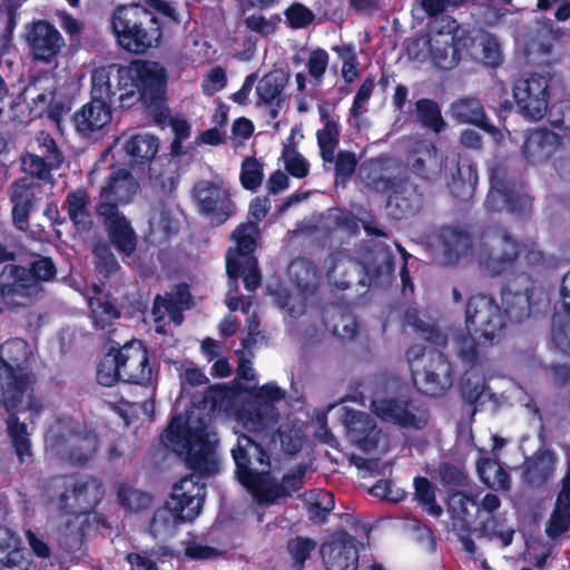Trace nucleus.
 Returning <instances> with one entry per match:
<instances>
[{
  "mask_svg": "<svg viewBox=\"0 0 570 570\" xmlns=\"http://www.w3.org/2000/svg\"><path fill=\"white\" fill-rule=\"evenodd\" d=\"M476 500L474 495L463 491H453L449 495L448 509L451 515L453 530L466 532L478 515L475 511Z\"/></svg>",
  "mask_w": 570,
  "mask_h": 570,
  "instance_id": "39",
  "label": "nucleus"
},
{
  "mask_svg": "<svg viewBox=\"0 0 570 570\" xmlns=\"http://www.w3.org/2000/svg\"><path fill=\"white\" fill-rule=\"evenodd\" d=\"M26 40L32 57L45 62L56 57L65 46L60 32L45 20L36 21L28 28Z\"/></svg>",
  "mask_w": 570,
  "mask_h": 570,
  "instance_id": "26",
  "label": "nucleus"
},
{
  "mask_svg": "<svg viewBox=\"0 0 570 570\" xmlns=\"http://www.w3.org/2000/svg\"><path fill=\"white\" fill-rule=\"evenodd\" d=\"M417 120L425 128L440 132L445 127L439 105L431 99H420L415 104Z\"/></svg>",
  "mask_w": 570,
  "mask_h": 570,
  "instance_id": "52",
  "label": "nucleus"
},
{
  "mask_svg": "<svg viewBox=\"0 0 570 570\" xmlns=\"http://www.w3.org/2000/svg\"><path fill=\"white\" fill-rule=\"evenodd\" d=\"M6 424L14 452L20 463L23 464L32 456L30 433L27 430V424L19 421L17 413H10Z\"/></svg>",
  "mask_w": 570,
  "mask_h": 570,
  "instance_id": "45",
  "label": "nucleus"
},
{
  "mask_svg": "<svg viewBox=\"0 0 570 570\" xmlns=\"http://www.w3.org/2000/svg\"><path fill=\"white\" fill-rule=\"evenodd\" d=\"M478 179V170L474 165H458L456 171L449 184L450 191L454 197L466 200L472 197Z\"/></svg>",
  "mask_w": 570,
  "mask_h": 570,
  "instance_id": "46",
  "label": "nucleus"
},
{
  "mask_svg": "<svg viewBox=\"0 0 570 570\" xmlns=\"http://www.w3.org/2000/svg\"><path fill=\"white\" fill-rule=\"evenodd\" d=\"M89 306L94 325L98 330L105 331L109 328L114 321L120 316L119 311L102 297L91 298Z\"/></svg>",
  "mask_w": 570,
  "mask_h": 570,
  "instance_id": "53",
  "label": "nucleus"
},
{
  "mask_svg": "<svg viewBox=\"0 0 570 570\" xmlns=\"http://www.w3.org/2000/svg\"><path fill=\"white\" fill-rule=\"evenodd\" d=\"M520 255L519 244L503 228L485 229L475 246L474 259L489 276H498L510 268Z\"/></svg>",
  "mask_w": 570,
  "mask_h": 570,
  "instance_id": "7",
  "label": "nucleus"
},
{
  "mask_svg": "<svg viewBox=\"0 0 570 570\" xmlns=\"http://www.w3.org/2000/svg\"><path fill=\"white\" fill-rule=\"evenodd\" d=\"M554 466V455L548 451L541 452L528 463L524 480L533 487L542 485L552 476Z\"/></svg>",
  "mask_w": 570,
  "mask_h": 570,
  "instance_id": "48",
  "label": "nucleus"
},
{
  "mask_svg": "<svg viewBox=\"0 0 570 570\" xmlns=\"http://www.w3.org/2000/svg\"><path fill=\"white\" fill-rule=\"evenodd\" d=\"M116 351H110L100 361L97 370V381L102 386H112L121 381L120 367L118 366Z\"/></svg>",
  "mask_w": 570,
  "mask_h": 570,
  "instance_id": "57",
  "label": "nucleus"
},
{
  "mask_svg": "<svg viewBox=\"0 0 570 570\" xmlns=\"http://www.w3.org/2000/svg\"><path fill=\"white\" fill-rule=\"evenodd\" d=\"M282 158L286 170L294 177L303 178L308 175L309 164L295 147L285 146Z\"/></svg>",
  "mask_w": 570,
  "mask_h": 570,
  "instance_id": "64",
  "label": "nucleus"
},
{
  "mask_svg": "<svg viewBox=\"0 0 570 570\" xmlns=\"http://www.w3.org/2000/svg\"><path fill=\"white\" fill-rule=\"evenodd\" d=\"M32 352L29 344L22 338H12L0 346V361L3 364V372L27 373Z\"/></svg>",
  "mask_w": 570,
  "mask_h": 570,
  "instance_id": "41",
  "label": "nucleus"
},
{
  "mask_svg": "<svg viewBox=\"0 0 570 570\" xmlns=\"http://www.w3.org/2000/svg\"><path fill=\"white\" fill-rule=\"evenodd\" d=\"M163 442L174 452L185 454L188 468L195 472L174 484L167 501L180 518L193 521L200 514L206 495L200 478L218 472L216 434L203 422L200 426H185L181 419L174 417L163 434Z\"/></svg>",
  "mask_w": 570,
  "mask_h": 570,
  "instance_id": "1",
  "label": "nucleus"
},
{
  "mask_svg": "<svg viewBox=\"0 0 570 570\" xmlns=\"http://www.w3.org/2000/svg\"><path fill=\"white\" fill-rule=\"evenodd\" d=\"M318 114L323 122V128L316 132L320 155L324 161V167L334 161V153L338 146L340 126L337 120L330 115V110L324 105L318 106Z\"/></svg>",
  "mask_w": 570,
  "mask_h": 570,
  "instance_id": "40",
  "label": "nucleus"
},
{
  "mask_svg": "<svg viewBox=\"0 0 570 570\" xmlns=\"http://www.w3.org/2000/svg\"><path fill=\"white\" fill-rule=\"evenodd\" d=\"M552 341L562 352L570 354V312L557 311L552 318Z\"/></svg>",
  "mask_w": 570,
  "mask_h": 570,
  "instance_id": "56",
  "label": "nucleus"
},
{
  "mask_svg": "<svg viewBox=\"0 0 570 570\" xmlns=\"http://www.w3.org/2000/svg\"><path fill=\"white\" fill-rule=\"evenodd\" d=\"M56 82L50 76L33 78L24 87L21 98L29 106L35 117L47 114L52 120H58L63 111L61 104L55 102Z\"/></svg>",
  "mask_w": 570,
  "mask_h": 570,
  "instance_id": "20",
  "label": "nucleus"
},
{
  "mask_svg": "<svg viewBox=\"0 0 570 570\" xmlns=\"http://www.w3.org/2000/svg\"><path fill=\"white\" fill-rule=\"evenodd\" d=\"M478 48H481V60L484 65L498 67L501 63V48L492 35L478 31Z\"/></svg>",
  "mask_w": 570,
  "mask_h": 570,
  "instance_id": "59",
  "label": "nucleus"
},
{
  "mask_svg": "<svg viewBox=\"0 0 570 570\" xmlns=\"http://www.w3.org/2000/svg\"><path fill=\"white\" fill-rule=\"evenodd\" d=\"M47 446L73 465L87 464L96 454L99 441L95 433H69L65 435L61 426L53 425L46 435Z\"/></svg>",
  "mask_w": 570,
  "mask_h": 570,
  "instance_id": "13",
  "label": "nucleus"
},
{
  "mask_svg": "<svg viewBox=\"0 0 570 570\" xmlns=\"http://www.w3.org/2000/svg\"><path fill=\"white\" fill-rule=\"evenodd\" d=\"M94 256L96 271L99 275L110 277L120 269V265L108 245L98 244L94 249Z\"/></svg>",
  "mask_w": 570,
  "mask_h": 570,
  "instance_id": "61",
  "label": "nucleus"
},
{
  "mask_svg": "<svg viewBox=\"0 0 570 570\" xmlns=\"http://www.w3.org/2000/svg\"><path fill=\"white\" fill-rule=\"evenodd\" d=\"M263 164L256 158L247 157L242 163L240 183L242 186L255 191L263 181Z\"/></svg>",
  "mask_w": 570,
  "mask_h": 570,
  "instance_id": "60",
  "label": "nucleus"
},
{
  "mask_svg": "<svg viewBox=\"0 0 570 570\" xmlns=\"http://www.w3.org/2000/svg\"><path fill=\"white\" fill-rule=\"evenodd\" d=\"M121 381L132 384L151 382L154 368L149 363L148 352L140 341H131L116 351Z\"/></svg>",
  "mask_w": 570,
  "mask_h": 570,
  "instance_id": "19",
  "label": "nucleus"
},
{
  "mask_svg": "<svg viewBox=\"0 0 570 570\" xmlns=\"http://www.w3.org/2000/svg\"><path fill=\"white\" fill-rule=\"evenodd\" d=\"M194 197L199 210L210 216L217 225L227 220L235 212L229 190L220 183L202 180L194 187Z\"/></svg>",
  "mask_w": 570,
  "mask_h": 570,
  "instance_id": "18",
  "label": "nucleus"
},
{
  "mask_svg": "<svg viewBox=\"0 0 570 570\" xmlns=\"http://www.w3.org/2000/svg\"><path fill=\"white\" fill-rule=\"evenodd\" d=\"M259 233L257 223L247 222L240 224L232 234L236 243L235 248H229L226 256V269L228 276L236 281L240 271V262L246 258H255L253 253L256 247V237Z\"/></svg>",
  "mask_w": 570,
  "mask_h": 570,
  "instance_id": "28",
  "label": "nucleus"
},
{
  "mask_svg": "<svg viewBox=\"0 0 570 570\" xmlns=\"http://www.w3.org/2000/svg\"><path fill=\"white\" fill-rule=\"evenodd\" d=\"M102 219L111 244L118 252L130 256L136 250L137 238L130 223L120 212H112L111 207L105 206L101 213H97Z\"/></svg>",
  "mask_w": 570,
  "mask_h": 570,
  "instance_id": "31",
  "label": "nucleus"
},
{
  "mask_svg": "<svg viewBox=\"0 0 570 570\" xmlns=\"http://www.w3.org/2000/svg\"><path fill=\"white\" fill-rule=\"evenodd\" d=\"M405 165L407 169L425 181H433L442 174V159L438 148L429 140H416L409 149Z\"/></svg>",
  "mask_w": 570,
  "mask_h": 570,
  "instance_id": "27",
  "label": "nucleus"
},
{
  "mask_svg": "<svg viewBox=\"0 0 570 570\" xmlns=\"http://www.w3.org/2000/svg\"><path fill=\"white\" fill-rule=\"evenodd\" d=\"M187 521L188 520L180 518L178 512L170 509L169 504L166 502L164 508L155 512L150 523V532L156 538L171 535L180 523Z\"/></svg>",
  "mask_w": 570,
  "mask_h": 570,
  "instance_id": "50",
  "label": "nucleus"
},
{
  "mask_svg": "<svg viewBox=\"0 0 570 570\" xmlns=\"http://www.w3.org/2000/svg\"><path fill=\"white\" fill-rule=\"evenodd\" d=\"M335 180L336 183L347 181L355 173L357 166V158L355 153L347 150H340L337 155H334Z\"/></svg>",
  "mask_w": 570,
  "mask_h": 570,
  "instance_id": "63",
  "label": "nucleus"
},
{
  "mask_svg": "<svg viewBox=\"0 0 570 570\" xmlns=\"http://www.w3.org/2000/svg\"><path fill=\"white\" fill-rule=\"evenodd\" d=\"M415 499L424 507L426 512L435 518L443 514V509L435 501V488L434 485L423 476H416L414 479Z\"/></svg>",
  "mask_w": 570,
  "mask_h": 570,
  "instance_id": "54",
  "label": "nucleus"
},
{
  "mask_svg": "<svg viewBox=\"0 0 570 570\" xmlns=\"http://www.w3.org/2000/svg\"><path fill=\"white\" fill-rule=\"evenodd\" d=\"M77 131L83 137L99 131L111 121V106L92 99L73 117Z\"/></svg>",
  "mask_w": 570,
  "mask_h": 570,
  "instance_id": "33",
  "label": "nucleus"
},
{
  "mask_svg": "<svg viewBox=\"0 0 570 570\" xmlns=\"http://www.w3.org/2000/svg\"><path fill=\"white\" fill-rule=\"evenodd\" d=\"M393 259L390 249L384 245H376L374 250V258L360 265L343 252H337L327 257L324 262V269L326 277L331 285L338 289H345L351 284V278L356 272L363 269L366 273L390 272L392 269Z\"/></svg>",
  "mask_w": 570,
  "mask_h": 570,
  "instance_id": "8",
  "label": "nucleus"
},
{
  "mask_svg": "<svg viewBox=\"0 0 570 570\" xmlns=\"http://www.w3.org/2000/svg\"><path fill=\"white\" fill-rule=\"evenodd\" d=\"M389 196V214L396 218H405L416 214L424 204V191L410 180L395 181Z\"/></svg>",
  "mask_w": 570,
  "mask_h": 570,
  "instance_id": "29",
  "label": "nucleus"
},
{
  "mask_svg": "<svg viewBox=\"0 0 570 570\" xmlns=\"http://www.w3.org/2000/svg\"><path fill=\"white\" fill-rule=\"evenodd\" d=\"M51 488L59 491L50 497L52 511L47 519L46 534L66 553L81 550L89 512L104 497V487L95 476L81 479L58 478Z\"/></svg>",
  "mask_w": 570,
  "mask_h": 570,
  "instance_id": "2",
  "label": "nucleus"
},
{
  "mask_svg": "<svg viewBox=\"0 0 570 570\" xmlns=\"http://www.w3.org/2000/svg\"><path fill=\"white\" fill-rule=\"evenodd\" d=\"M111 29L118 45L132 53H145L161 39V22L145 7L119 6L111 16Z\"/></svg>",
  "mask_w": 570,
  "mask_h": 570,
  "instance_id": "6",
  "label": "nucleus"
},
{
  "mask_svg": "<svg viewBox=\"0 0 570 570\" xmlns=\"http://www.w3.org/2000/svg\"><path fill=\"white\" fill-rule=\"evenodd\" d=\"M189 302L190 295L185 287H179L175 294L157 295L153 307L155 322H161L167 316L175 325H180L183 311L189 307Z\"/></svg>",
  "mask_w": 570,
  "mask_h": 570,
  "instance_id": "36",
  "label": "nucleus"
},
{
  "mask_svg": "<svg viewBox=\"0 0 570 570\" xmlns=\"http://www.w3.org/2000/svg\"><path fill=\"white\" fill-rule=\"evenodd\" d=\"M342 423L348 440L364 452L387 451V438L376 428L370 414L343 407Z\"/></svg>",
  "mask_w": 570,
  "mask_h": 570,
  "instance_id": "16",
  "label": "nucleus"
},
{
  "mask_svg": "<svg viewBox=\"0 0 570 570\" xmlns=\"http://www.w3.org/2000/svg\"><path fill=\"white\" fill-rule=\"evenodd\" d=\"M284 396L285 392L276 384H265L258 390L255 402L242 411L239 419L248 432L256 433L262 439L274 441L277 435L283 451L294 454L302 446L301 430L288 424H282L276 432L274 430L279 416L275 404Z\"/></svg>",
  "mask_w": 570,
  "mask_h": 570,
  "instance_id": "4",
  "label": "nucleus"
},
{
  "mask_svg": "<svg viewBox=\"0 0 570 570\" xmlns=\"http://www.w3.org/2000/svg\"><path fill=\"white\" fill-rule=\"evenodd\" d=\"M164 92V70L154 62L111 63L91 73L90 97L111 107L118 104L119 108H130L139 100L157 105Z\"/></svg>",
  "mask_w": 570,
  "mask_h": 570,
  "instance_id": "3",
  "label": "nucleus"
},
{
  "mask_svg": "<svg viewBox=\"0 0 570 570\" xmlns=\"http://www.w3.org/2000/svg\"><path fill=\"white\" fill-rule=\"evenodd\" d=\"M435 258L441 265L455 266L474 258L475 246L471 233L462 226H442L432 243Z\"/></svg>",
  "mask_w": 570,
  "mask_h": 570,
  "instance_id": "11",
  "label": "nucleus"
},
{
  "mask_svg": "<svg viewBox=\"0 0 570 570\" xmlns=\"http://www.w3.org/2000/svg\"><path fill=\"white\" fill-rule=\"evenodd\" d=\"M491 187L485 200L489 210H501L508 208L510 212L528 205V199L517 189V184L508 178L507 173L502 168H492L490 175Z\"/></svg>",
  "mask_w": 570,
  "mask_h": 570,
  "instance_id": "24",
  "label": "nucleus"
},
{
  "mask_svg": "<svg viewBox=\"0 0 570 570\" xmlns=\"http://www.w3.org/2000/svg\"><path fill=\"white\" fill-rule=\"evenodd\" d=\"M567 30L546 23L539 27L527 45V55L533 59H543L551 55L553 43L567 36Z\"/></svg>",
  "mask_w": 570,
  "mask_h": 570,
  "instance_id": "43",
  "label": "nucleus"
},
{
  "mask_svg": "<svg viewBox=\"0 0 570 570\" xmlns=\"http://www.w3.org/2000/svg\"><path fill=\"white\" fill-rule=\"evenodd\" d=\"M360 175L366 187L375 191H389L395 183L385 175L382 164L377 160L363 165Z\"/></svg>",
  "mask_w": 570,
  "mask_h": 570,
  "instance_id": "51",
  "label": "nucleus"
},
{
  "mask_svg": "<svg viewBox=\"0 0 570 570\" xmlns=\"http://www.w3.org/2000/svg\"><path fill=\"white\" fill-rule=\"evenodd\" d=\"M478 473L482 482L490 489L508 491L511 488L510 476L498 461L481 460L478 463Z\"/></svg>",
  "mask_w": 570,
  "mask_h": 570,
  "instance_id": "49",
  "label": "nucleus"
},
{
  "mask_svg": "<svg viewBox=\"0 0 570 570\" xmlns=\"http://www.w3.org/2000/svg\"><path fill=\"white\" fill-rule=\"evenodd\" d=\"M288 275L302 296L307 297L316 292L318 286L316 268L307 259L293 261L288 267Z\"/></svg>",
  "mask_w": 570,
  "mask_h": 570,
  "instance_id": "44",
  "label": "nucleus"
},
{
  "mask_svg": "<svg viewBox=\"0 0 570 570\" xmlns=\"http://www.w3.org/2000/svg\"><path fill=\"white\" fill-rule=\"evenodd\" d=\"M56 274V266L48 257L37 258L29 268L6 265L0 273V297L12 308L29 306L41 296V282L53 279Z\"/></svg>",
  "mask_w": 570,
  "mask_h": 570,
  "instance_id": "5",
  "label": "nucleus"
},
{
  "mask_svg": "<svg viewBox=\"0 0 570 570\" xmlns=\"http://www.w3.org/2000/svg\"><path fill=\"white\" fill-rule=\"evenodd\" d=\"M63 207L77 230L88 232L92 227L90 197L86 189L78 188L69 191Z\"/></svg>",
  "mask_w": 570,
  "mask_h": 570,
  "instance_id": "42",
  "label": "nucleus"
},
{
  "mask_svg": "<svg viewBox=\"0 0 570 570\" xmlns=\"http://www.w3.org/2000/svg\"><path fill=\"white\" fill-rule=\"evenodd\" d=\"M237 470L236 474L240 482H248L255 475L253 465L257 463L262 469L269 468V456L262 444L247 435H240L237 446L232 451Z\"/></svg>",
  "mask_w": 570,
  "mask_h": 570,
  "instance_id": "30",
  "label": "nucleus"
},
{
  "mask_svg": "<svg viewBox=\"0 0 570 570\" xmlns=\"http://www.w3.org/2000/svg\"><path fill=\"white\" fill-rule=\"evenodd\" d=\"M332 322V333L341 338H353L357 331L355 317L351 313H343L334 309L330 315Z\"/></svg>",
  "mask_w": 570,
  "mask_h": 570,
  "instance_id": "62",
  "label": "nucleus"
},
{
  "mask_svg": "<svg viewBox=\"0 0 570 570\" xmlns=\"http://www.w3.org/2000/svg\"><path fill=\"white\" fill-rule=\"evenodd\" d=\"M158 139L147 132L131 136L124 146L126 154L139 164L150 161L158 153Z\"/></svg>",
  "mask_w": 570,
  "mask_h": 570,
  "instance_id": "47",
  "label": "nucleus"
},
{
  "mask_svg": "<svg viewBox=\"0 0 570 570\" xmlns=\"http://www.w3.org/2000/svg\"><path fill=\"white\" fill-rule=\"evenodd\" d=\"M452 117L461 124H472L490 134L495 140L501 137L500 130L487 119L479 99L463 98L452 104Z\"/></svg>",
  "mask_w": 570,
  "mask_h": 570,
  "instance_id": "34",
  "label": "nucleus"
},
{
  "mask_svg": "<svg viewBox=\"0 0 570 570\" xmlns=\"http://www.w3.org/2000/svg\"><path fill=\"white\" fill-rule=\"evenodd\" d=\"M65 157L55 139L46 131L38 132L21 155V169L40 180L51 178V171L61 166Z\"/></svg>",
  "mask_w": 570,
  "mask_h": 570,
  "instance_id": "10",
  "label": "nucleus"
},
{
  "mask_svg": "<svg viewBox=\"0 0 570 570\" xmlns=\"http://www.w3.org/2000/svg\"><path fill=\"white\" fill-rule=\"evenodd\" d=\"M561 145L560 137L548 129L531 131L523 144L525 158L535 164L548 159Z\"/></svg>",
  "mask_w": 570,
  "mask_h": 570,
  "instance_id": "37",
  "label": "nucleus"
},
{
  "mask_svg": "<svg viewBox=\"0 0 570 570\" xmlns=\"http://www.w3.org/2000/svg\"><path fill=\"white\" fill-rule=\"evenodd\" d=\"M570 527V462L562 478V489L557 495L553 512L547 523L546 532L556 539L568 531Z\"/></svg>",
  "mask_w": 570,
  "mask_h": 570,
  "instance_id": "35",
  "label": "nucleus"
},
{
  "mask_svg": "<svg viewBox=\"0 0 570 570\" xmlns=\"http://www.w3.org/2000/svg\"><path fill=\"white\" fill-rule=\"evenodd\" d=\"M35 376L30 373H4L0 375V403L10 413L26 409L32 415H39L43 410V402L33 395Z\"/></svg>",
  "mask_w": 570,
  "mask_h": 570,
  "instance_id": "14",
  "label": "nucleus"
},
{
  "mask_svg": "<svg viewBox=\"0 0 570 570\" xmlns=\"http://www.w3.org/2000/svg\"><path fill=\"white\" fill-rule=\"evenodd\" d=\"M289 80V75L283 69H275L264 75L256 85L257 105L269 107L272 118L278 116L277 108L283 102V91Z\"/></svg>",
  "mask_w": 570,
  "mask_h": 570,
  "instance_id": "32",
  "label": "nucleus"
},
{
  "mask_svg": "<svg viewBox=\"0 0 570 570\" xmlns=\"http://www.w3.org/2000/svg\"><path fill=\"white\" fill-rule=\"evenodd\" d=\"M371 411L382 421L396 424L401 428L421 430L428 423L424 411L413 412L407 403L396 399H374L371 402Z\"/></svg>",
  "mask_w": 570,
  "mask_h": 570,
  "instance_id": "22",
  "label": "nucleus"
},
{
  "mask_svg": "<svg viewBox=\"0 0 570 570\" xmlns=\"http://www.w3.org/2000/svg\"><path fill=\"white\" fill-rule=\"evenodd\" d=\"M503 304L507 315L514 322H521L530 315V298L528 289L524 293H503Z\"/></svg>",
  "mask_w": 570,
  "mask_h": 570,
  "instance_id": "55",
  "label": "nucleus"
},
{
  "mask_svg": "<svg viewBox=\"0 0 570 570\" xmlns=\"http://www.w3.org/2000/svg\"><path fill=\"white\" fill-rule=\"evenodd\" d=\"M317 543L315 540L304 537H296L288 541L287 551L293 560L295 570H303L305 561L311 557Z\"/></svg>",
  "mask_w": 570,
  "mask_h": 570,
  "instance_id": "58",
  "label": "nucleus"
},
{
  "mask_svg": "<svg viewBox=\"0 0 570 570\" xmlns=\"http://www.w3.org/2000/svg\"><path fill=\"white\" fill-rule=\"evenodd\" d=\"M138 188L137 180L128 170L122 168L114 170L101 188L97 213H101L105 206L111 207L112 212H119L118 206L130 203Z\"/></svg>",
  "mask_w": 570,
  "mask_h": 570,
  "instance_id": "23",
  "label": "nucleus"
},
{
  "mask_svg": "<svg viewBox=\"0 0 570 570\" xmlns=\"http://www.w3.org/2000/svg\"><path fill=\"white\" fill-rule=\"evenodd\" d=\"M465 323L469 333L484 342H492L503 330L504 316L493 298L475 295L468 302Z\"/></svg>",
  "mask_w": 570,
  "mask_h": 570,
  "instance_id": "12",
  "label": "nucleus"
},
{
  "mask_svg": "<svg viewBox=\"0 0 570 570\" xmlns=\"http://www.w3.org/2000/svg\"><path fill=\"white\" fill-rule=\"evenodd\" d=\"M35 190L27 179H20L11 185L12 220L20 230L29 228V213L35 205Z\"/></svg>",
  "mask_w": 570,
  "mask_h": 570,
  "instance_id": "38",
  "label": "nucleus"
},
{
  "mask_svg": "<svg viewBox=\"0 0 570 570\" xmlns=\"http://www.w3.org/2000/svg\"><path fill=\"white\" fill-rule=\"evenodd\" d=\"M321 556L327 570H356L358 552L356 540L346 532L337 533L321 546Z\"/></svg>",
  "mask_w": 570,
  "mask_h": 570,
  "instance_id": "25",
  "label": "nucleus"
},
{
  "mask_svg": "<svg viewBox=\"0 0 570 570\" xmlns=\"http://www.w3.org/2000/svg\"><path fill=\"white\" fill-rule=\"evenodd\" d=\"M416 387L425 395L440 396L451 385V364L441 353H434L423 371H412Z\"/></svg>",
  "mask_w": 570,
  "mask_h": 570,
  "instance_id": "21",
  "label": "nucleus"
},
{
  "mask_svg": "<svg viewBox=\"0 0 570 570\" xmlns=\"http://www.w3.org/2000/svg\"><path fill=\"white\" fill-rule=\"evenodd\" d=\"M306 473V466L299 465L279 481L268 471L262 469L250 478L248 482H242L258 504L272 505L278 503L282 499L291 497L303 487V479Z\"/></svg>",
  "mask_w": 570,
  "mask_h": 570,
  "instance_id": "9",
  "label": "nucleus"
},
{
  "mask_svg": "<svg viewBox=\"0 0 570 570\" xmlns=\"http://www.w3.org/2000/svg\"><path fill=\"white\" fill-rule=\"evenodd\" d=\"M448 31H438L434 33L433 42L435 50L440 47L445 48V53H436L441 63V69H452L460 61V55L463 51H470L471 48L478 47V32H471L455 26L454 20L446 19Z\"/></svg>",
  "mask_w": 570,
  "mask_h": 570,
  "instance_id": "17",
  "label": "nucleus"
},
{
  "mask_svg": "<svg viewBox=\"0 0 570 570\" xmlns=\"http://www.w3.org/2000/svg\"><path fill=\"white\" fill-rule=\"evenodd\" d=\"M549 80L540 75H530L514 82L513 97L519 111L527 118L540 120L548 114Z\"/></svg>",
  "mask_w": 570,
  "mask_h": 570,
  "instance_id": "15",
  "label": "nucleus"
}]
</instances>
